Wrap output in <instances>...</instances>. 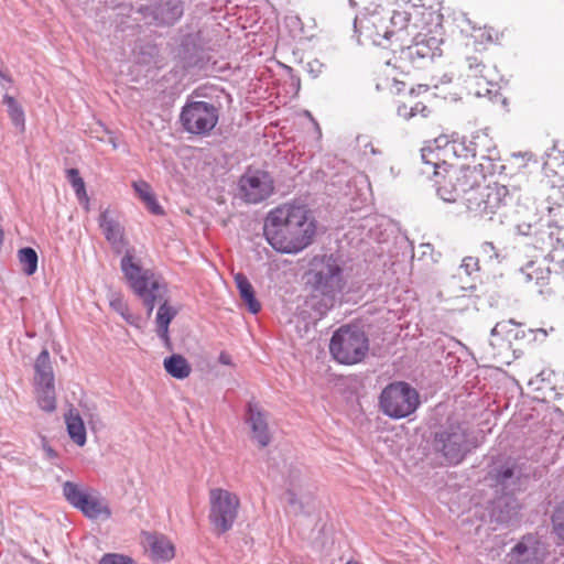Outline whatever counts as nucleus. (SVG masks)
I'll use <instances>...</instances> for the list:
<instances>
[{"label": "nucleus", "mask_w": 564, "mask_h": 564, "mask_svg": "<svg viewBox=\"0 0 564 564\" xmlns=\"http://www.w3.org/2000/svg\"><path fill=\"white\" fill-rule=\"evenodd\" d=\"M520 505L514 495L502 492L487 505L489 522L497 525H509L517 519Z\"/></svg>", "instance_id": "nucleus-16"}, {"label": "nucleus", "mask_w": 564, "mask_h": 564, "mask_svg": "<svg viewBox=\"0 0 564 564\" xmlns=\"http://www.w3.org/2000/svg\"><path fill=\"white\" fill-rule=\"evenodd\" d=\"M165 371L177 380L186 379L192 371V367L187 359L180 354H172L163 361Z\"/></svg>", "instance_id": "nucleus-24"}, {"label": "nucleus", "mask_w": 564, "mask_h": 564, "mask_svg": "<svg viewBox=\"0 0 564 564\" xmlns=\"http://www.w3.org/2000/svg\"><path fill=\"white\" fill-rule=\"evenodd\" d=\"M517 230L522 236H531V235H538V234L541 236V231H542L538 228V224L532 225L530 223L518 224Z\"/></svg>", "instance_id": "nucleus-45"}, {"label": "nucleus", "mask_w": 564, "mask_h": 564, "mask_svg": "<svg viewBox=\"0 0 564 564\" xmlns=\"http://www.w3.org/2000/svg\"><path fill=\"white\" fill-rule=\"evenodd\" d=\"M435 147L425 145L421 149V160L424 164V169L422 170L423 174L433 175V187L436 188L438 185V181L441 177L446 178V175L443 172L447 173L448 164L446 163L445 158L447 154H444V139L438 138L434 140ZM446 180H444L445 182Z\"/></svg>", "instance_id": "nucleus-17"}, {"label": "nucleus", "mask_w": 564, "mask_h": 564, "mask_svg": "<svg viewBox=\"0 0 564 564\" xmlns=\"http://www.w3.org/2000/svg\"><path fill=\"white\" fill-rule=\"evenodd\" d=\"M549 545L538 532L523 534L506 554V564H544Z\"/></svg>", "instance_id": "nucleus-13"}, {"label": "nucleus", "mask_w": 564, "mask_h": 564, "mask_svg": "<svg viewBox=\"0 0 564 564\" xmlns=\"http://www.w3.org/2000/svg\"><path fill=\"white\" fill-rule=\"evenodd\" d=\"M536 332H538V333H541L543 336H546V335H547L546 330H545V329H543V328H539Z\"/></svg>", "instance_id": "nucleus-63"}, {"label": "nucleus", "mask_w": 564, "mask_h": 564, "mask_svg": "<svg viewBox=\"0 0 564 564\" xmlns=\"http://www.w3.org/2000/svg\"><path fill=\"white\" fill-rule=\"evenodd\" d=\"M176 315H177V310L175 307L171 306L169 304L167 300H164L163 303H161L158 308L155 323L170 325Z\"/></svg>", "instance_id": "nucleus-35"}, {"label": "nucleus", "mask_w": 564, "mask_h": 564, "mask_svg": "<svg viewBox=\"0 0 564 564\" xmlns=\"http://www.w3.org/2000/svg\"><path fill=\"white\" fill-rule=\"evenodd\" d=\"M427 90H429V86L427 85L420 84L416 87H412L410 89L409 94H410L411 97H413V96H419L422 93H426Z\"/></svg>", "instance_id": "nucleus-53"}, {"label": "nucleus", "mask_w": 564, "mask_h": 564, "mask_svg": "<svg viewBox=\"0 0 564 564\" xmlns=\"http://www.w3.org/2000/svg\"><path fill=\"white\" fill-rule=\"evenodd\" d=\"M552 532L558 545H564V500L555 506L551 516Z\"/></svg>", "instance_id": "nucleus-32"}, {"label": "nucleus", "mask_w": 564, "mask_h": 564, "mask_svg": "<svg viewBox=\"0 0 564 564\" xmlns=\"http://www.w3.org/2000/svg\"><path fill=\"white\" fill-rule=\"evenodd\" d=\"M218 120L219 108L207 101L187 99L180 113L183 130L195 135L208 134Z\"/></svg>", "instance_id": "nucleus-10"}, {"label": "nucleus", "mask_w": 564, "mask_h": 564, "mask_svg": "<svg viewBox=\"0 0 564 564\" xmlns=\"http://www.w3.org/2000/svg\"><path fill=\"white\" fill-rule=\"evenodd\" d=\"M65 423L69 438L78 446H84L87 442V433L83 419L78 413L72 411L65 415Z\"/></svg>", "instance_id": "nucleus-25"}, {"label": "nucleus", "mask_w": 564, "mask_h": 564, "mask_svg": "<svg viewBox=\"0 0 564 564\" xmlns=\"http://www.w3.org/2000/svg\"><path fill=\"white\" fill-rule=\"evenodd\" d=\"M235 283L241 300L248 307V311L251 314H258L261 310V304L256 296L254 289L249 279L243 273H237L235 275Z\"/></svg>", "instance_id": "nucleus-22"}, {"label": "nucleus", "mask_w": 564, "mask_h": 564, "mask_svg": "<svg viewBox=\"0 0 564 564\" xmlns=\"http://www.w3.org/2000/svg\"><path fill=\"white\" fill-rule=\"evenodd\" d=\"M209 505L208 519L216 533L221 535L231 530L240 506L238 496L223 488H214L209 491Z\"/></svg>", "instance_id": "nucleus-11"}, {"label": "nucleus", "mask_w": 564, "mask_h": 564, "mask_svg": "<svg viewBox=\"0 0 564 564\" xmlns=\"http://www.w3.org/2000/svg\"><path fill=\"white\" fill-rule=\"evenodd\" d=\"M410 108H411V105H406L404 102L399 104L398 107H397V115L400 118L409 121V120H411L413 118V112H411Z\"/></svg>", "instance_id": "nucleus-48"}, {"label": "nucleus", "mask_w": 564, "mask_h": 564, "mask_svg": "<svg viewBox=\"0 0 564 564\" xmlns=\"http://www.w3.org/2000/svg\"><path fill=\"white\" fill-rule=\"evenodd\" d=\"M554 376V372L552 370H542L540 373H538L534 378H532L529 381V386L532 387L533 390L540 391L545 388H550L552 383V377Z\"/></svg>", "instance_id": "nucleus-36"}, {"label": "nucleus", "mask_w": 564, "mask_h": 564, "mask_svg": "<svg viewBox=\"0 0 564 564\" xmlns=\"http://www.w3.org/2000/svg\"><path fill=\"white\" fill-rule=\"evenodd\" d=\"M34 384L55 382L53 366L47 349H43L34 362Z\"/></svg>", "instance_id": "nucleus-23"}, {"label": "nucleus", "mask_w": 564, "mask_h": 564, "mask_svg": "<svg viewBox=\"0 0 564 564\" xmlns=\"http://www.w3.org/2000/svg\"><path fill=\"white\" fill-rule=\"evenodd\" d=\"M43 451L45 452L47 458L50 459H55L58 457L57 452L52 446H50L45 441L43 443Z\"/></svg>", "instance_id": "nucleus-52"}, {"label": "nucleus", "mask_w": 564, "mask_h": 564, "mask_svg": "<svg viewBox=\"0 0 564 564\" xmlns=\"http://www.w3.org/2000/svg\"><path fill=\"white\" fill-rule=\"evenodd\" d=\"M169 327L170 325L156 324V335L167 349H172Z\"/></svg>", "instance_id": "nucleus-44"}, {"label": "nucleus", "mask_w": 564, "mask_h": 564, "mask_svg": "<svg viewBox=\"0 0 564 564\" xmlns=\"http://www.w3.org/2000/svg\"><path fill=\"white\" fill-rule=\"evenodd\" d=\"M411 20V14L404 10H394L390 18V26L383 32L382 37L390 40L398 35L401 39L402 32L406 30Z\"/></svg>", "instance_id": "nucleus-27"}, {"label": "nucleus", "mask_w": 564, "mask_h": 564, "mask_svg": "<svg viewBox=\"0 0 564 564\" xmlns=\"http://www.w3.org/2000/svg\"><path fill=\"white\" fill-rule=\"evenodd\" d=\"M441 40L434 36H417L415 42L401 52V58L408 59L414 67H424L427 62H432L436 56H441Z\"/></svg>", "instance_id": "nucleus-15"}, {"label": "nucleus", "mask_w": 564, "mask_h": 564, "mask_svg": "<svg viewBox=\"0 0 564 564\" xmlns=\"http://www.w3.org/2000/svg\"><path fill=\"white\" fill-rule=\"evenodd\" d=\"M306 285L315 296H322L327 308L334 306L338 294L346 285L341 262L334 254L314 258L312 268L305 274Z\"/></svg>", "instance_id": "nucleus-4"}, {"label": "nucleus", "mask_w": 564, "mask_h": 564, "mask_svg": "<svg viewBox=\"0 0 564 564\" xmlns=\"http://www.w3.org/2000/svg\"><path fill=\"white\" fill-rule=\"evenodd\" d=\"M411 112H413V118L417 115H421L423 118L429 117L431 110L421 101H417L411 105Z\"/></svg>", "instance_id": "nucleus-47"}, {"label": "nucleus", "mask_w": 564, "mask_h": 564, "mask_svg": "<svg viewBox=\"0 0 564 564\" xmlns=\"http://www.w3.org/2000/svg\"><path fill=\"white\" fill-rule=\"evenodd\" d=\"M39 406L45 412L56 409L55 382L34 384Z\"/></svg>", "instance_id": "nucleus-26"}, {"label": "nucleus", "mask_w": 564, "mask_h": 564, "mask_svg": "<svg viewBox=\"0 0 564 564\" xmlns=\"http://www.w3.org/2000/svg\"><path fill=\"white\" fill-rule=\"evenodd\" d=\"M523 335H524V332L519 330V329H516L514 333L512 334L514 339H518V338H520V336H523Z\"/></svg>", "instance_id": "nucleus-60"}, {"label": "nucleus", "mask_w": 564, "mask_h": 564, "mask_svg": "<svg viewBox=\"0 0 564 564\" xmlns=\"http://www.w3.org/2000/svg\"><path fill=\"white\" fill-rule=\"evenodd\" d=\"M510 325L518 326L519 324L514 319L502 321L495 325V327L490 332L491 337L506 336L508 343H510V336L513 333L512 329H509Z\"/></svg>", "instance_id": "nucleus-38"}, {"label": "nucleus", "mask_w": 564, "mask_h": 564, "mask_svg": "<svg viewBox=\"0 0 564 564\" xmlns=\"http://www.w3.org/2000/svg\"><path fill=\"white\" fill-rule=\"evenodd\" d=\"M98 224L102 229L106 240L117 249L119 245L123 242V228L117 220L109 216L108 209L100 213Z\"/></svg>", "instance_id": "nucleus-21"}, {"label": "nucleus", "mask_w": 564, "mask_h": 564, "mask_svg": "<svg viewBox=\"0 0 564 564\" xmlns=\"http://www.w3.org/2000/svg\"><path fill=\"white\" fill-rule=\"evenodd\" d=\"M3 105H6L10 119L14 127L24 130L25 116L21 105L17 99L8 94L3 96Z\"/></svg>", "instance_id": "nucleus-31"}, {"label": "nucleus", "mask_w": 564, "mask_h": 564, "mask_svg": "<svg viewBox=\"0 0 564 564\" xmlns=\"http://www.w3.org/2000/svg\"><path fill=\"white\" fill-rule=\"evenodd\" d=\"M521 272H522L523 275H525V280L527 281L533 280V275L531 273H529V272H525L524 269H521Z\"/></svg>", "instance_id": "nucleus-61"}, {"label": "nucleus", "mask_w": 564, "mask_h": 564, "mask_svg": "<svg viewBox=\"0 0 564 564\" xmlns=\"http://www.w3.org/2000/svg\"><path fill=\"white\" fill-rule=\"evenodd\" d=\"M368 0H348L349 7L354 10H358L360 8L366 9L365 4Z\"/></svg>", "instance_id": "nucleus-55"}, {"label": "nucleus", "mask_w": 564, "mask_h": 564, "mask_svg": "<svg viewBox=\"0 0 564 564\" xmlns=\"http://www.w3.org/2000/svg\"><path fill=\"white\" fill-rule=\"evenodd\" d=\"M128 324H130L131 326H134V327H140L139 325V322H140V317L132 314L129 310L127 311V313H124L122 316H121Z\"/></svg>", "instance_id": "nucleus-49"}, {"label": "nucleus", "mask_w": 564, "mask_h": 564, "mask_svg": "<svg viewBox=\"0 0 564 564\" xmlns=\"http://www.w3.org/2000/svg\"><path fill=\"white\" fill-rule=\"evenodd\" d=\"M155 53H156V50L154 46L142 47L138 55L137 62L139 64H150L152 62Z\"/></svg>", "instance_id": "nucleus-43"}, {"label": "nucleus", "mask_w": 564, "mask_h": 564, "mask_svg": "<svg viewBox=\"0 0 564 564\" xmlns=\"http://www.w3.org/2000/svg\"><path fill=\"white\" fill-rule=\"evenodd\" d=\"M544 467L527 457L498 456L488 471L491 485L506 494L525 491L531 481L542 478Z\"/></svg>", "instance_id": "nucleus-3"}, {"label": "nucleus", "mask_w": 564, "mask_h": 564, "mask_svg": "<svg viewBox=\"0 0 564 564\" xmlns=\"http://www.w3.org/2000/svg\"><path fill=\"white\" fill-rule=\"evenodd\" d=\"M177 57L185 68H205L210 61L200 32L182 35Z\"/></svg>", "instance_id": "nucleus-14"}, {"label": "nucleus", "mask_w": 564, "mask_h": 564, "mask_svg": "<svg viewBox=\"0 0 564 564\" xmlns=\"http://www.w3.org/2000/svg\"><path fill=\"white\" fill-rule=\"evenodd\" d=\"M547 257L554 263V265H557L558 268H562L564 265V257L558 254V252L550 251Z\"/></svg>", "instance_id": "nucleus-50"}, {"label": "nucleus", "mask_w": 564, "mask_h": 564, "mask_svg": "<svg viewBox=\"0 0 564 564\" xmlns=\"http://www.w3.org/2000/svg\"><path fill=\"white\" fill-rule=\"evenodd\" d=\"M358 17H359V14H358V13H356V14H355V18H354V31H355V33H358V32H359V31H358V28H357Z\"/></svg>", "instance_id": "nucleus-62"}, {"label": "nucleus", "mask_w": 564, "mask_h": 564, "mask_svg": "<svg viewBox=\"0 0 564 564\" xmlns=\"http://www.w3.org/2000/svg\"><path fill=\"white\" fill-rule=\"evenodd\" d=\"M540 240L547 247H551L553 252H560L564 248L563 240L556 237L553 231H541Z\"/></svg>", "instance_id": "nucleus-37"}, {"label": "nucleus", "mask_w": 564, "mask_h": 564, "mask_svg": "<svg viewBox=\"0 0 564 564\" xmlns=\"http://www.w3.org/2000/svg\"><path fill=\"white\" fill-rule=\"evenodd\" d=\"M66 178L72 185L79 202L85 200L88 204V196L86 193V186L80 173L77 169L70 167L65 171Z\"/></svg>", "instance_id": "nucleus-33"}, {"label": "nucleus", "mask_w": 564, "mask_h": 564, "mask_svg": "<svg viewBox=\"0 0 564 564\" xmlns=\"http://www.w3.org/2000/svg\"><path fill=\"white\" fill-rule=\"evenodd\" d=\"M99 564H135V562L123 554L107 553L100 558Z\"/></svg>", "instance_id": "nucleus-40"}, {"label": "nucleus", "mask_w": 564, "mask_h": 564, "mask_svg": "<svg viewBox=\"0 0 564 564\" xmlns=\"http://www.w3.org/2000/svg\"><path fill=\"white\" fill-rule=\"evenodd\" d=\"M303 487V479L301 470L291 468L288 477V488H286V496H288V502L291 506L299 505V508L302 509L303 506L297 499V491L301 490Z\"/></svg>", "instance_id": "nucleus-28"}, {"label": "nucleus", "mask_w": 564, "mask_h": 564, "mask_svg": "<svg viewBox=\"0 0 564 564\" xmlns=\"http://www.w3.org/2000/svg\"><path fill=\"white\" fill-rule=\"evenodd\" d=\"M184 13L181 0H159L152 8L154 21L160 25H173Z\"/></svg>", "instance_id": "nucleus-18"}, {"label": "nucleus", "mask_w": 564, "mask_h": 564, "mask_svg": "<svg viewBox=\"0 0 564 564\" xmlns=\"http://www.w3.org/2000/svg\"><path fill=\"white\" fill-rule=\"evenodd\" d=\"M487 41H492V37H491V34L488 33L487 36H486Z\"/></svg>", "instance_id": "nucleus-64"}, {"label": "nucleus", "mask_w": 564, "mask_h": 564, "mask_svg": "<svg viewBox=\"0 0 564 564\" xmlns=\"http://www.w3.org/2000/svg\"><path fill=\"white\" fill-rule=\"evenodd\" d=\"M467 62H468L469 68L475 69L476 74L481 72V68L484 67V65H481V63H479L476 57H468Z\"/></svg>", "instance_id": "nucleus-54"}, {"label": "nucleus", "mask_w": 564, "mask_h": 564, "mask_svg": "<svg viewBox=\"0 0 564 564\" xmlns=\"http://www.w3.org/2000/svg\"><path fill=\"white\" fill-rule=\"evenodd\" d=\"M482 138L484 137L477 134L474 135L470 140L465 137L462 139H454L452 141L444 139L443 152L447 155L452 153L456 158H476L479 145L478 141Z\"/></svg>", "instance_id": "nucleus-20"}, {"label": "nucleus", "mask_w": 564, "mask_h": 564, "mask_svg": "<svg viewBox=\"0 0 564 564\" xmlns=\"http://www.w3.org/2000/svg\"><path fill=\"white\" fill-rule=\"evenodd\" d=\"M147 198L148 199L144 200L143 203L147 205V208L149 209L150 213H152L153 215H158V216L164 214V209L159 204L154 194L152 196H148Z\"/></svg>", "instance_id": "nucleus-46"}, {"label": "nucleus", "mask_w": 564, "mask_h": 564, "mask_svg": "<svg viewBox=\"0 0 564 564\" xmlns=\"http://www.w3.org/2000/svg\"><path fill=\"white\" fill-rule=\"evenodd\" d=\"M553 203L557 206L564 204V193L558 188L554 191V195L550 196Z\"/></svg>", "instance_id": "nucleus-51"}, {"label": "nucleus", "mask_w": 564, "mask_h": 564, "mask_svg": "<svg viewBox=\"0 0 564 564\" xmlns=\"http://www.w3.org/2000/svg\"><path fill=\"white\" fill-rule=\"evenodd\" d=\"M132 187L134 192L138 194V196L144 202L147 200L148 196H152L153 193L151 191L150 185L145 181H137L133 182Z\"/></svg>", "instance_id": "nucleus-42"}, {"label": "nucleus", "mask_w": 564, "mask_h": 564, "mask_svg": "<svg viewBox=\"0 0 564 564\" xmlns=\"http://www.w3.org/2000/svg\"><path fill=\"white\" fill-rule=\"evenodd\" d=\"M488 155H481L487 164L479 163L474 167L462 166L458 171H453L449 176L451 189L443 181H438L435 192L445 203H455L458 198L463 199L467 212L473 217L492 220L495 215L501 217L505 209L514 200L513 195L505 185L495 183L494 185L482 186L481 183L487 175L501 173L503 165L494 163L496 151L489 150Z\"/></svg>", "instance_id": "nucleus-1"}, {"label": "nucleus", "mask_w": 564, "mask_h": 564, "mask_svg": "<svg viewBox=\"0 0 564 564\" xmlns=\"http://www.w3.org/2000/svg\"><path fill=\"white\" fill-rule=\"evenodd\" d=\"M218 361H219L221 365L230 366V365H231V357H230V355H229V354H227L226 351H221V352L219 354Z\"/></svg>", "instance_id": "nucleus-56"}, {"label": "nucleus", "mask_w": 564, "mask_h": 564, "mask_svg": "<svg viewBox=\"0 0 564 564\" xmlns=\"http://www.w3.org/2000/svg\"><path fill=\"white\" fill-rule=\"evenodd\" d=\"M65 500L90 520L110 519L111 510L101 495L89 487L66 480L63 486Z\"/></svg>", "instance_id": "nucleus-9"}, {"label": "nucleus", "mask_w": 564, "mask_h": 564, "mask_svg": "<svg viewBox=\"0 0 564 564\" xmlns=\"http://www.w3.org/2000/svg\"><path fill=\"white\" fill-rule=\"evenodd\" d=\"M479 272V259L476 257H465L458 268V276L463 273L469 276L473 281L476 280Z\"/></svg>", "instance_id": "nucleus-34"}, {"label": "nucleus", "mask_w": 564, "mask_h": 564, "mask_svg": "<svg viewBox=\"0 0 564 564\" xmlns=\"http://www.w3.org/2000/svg\"><path fill=\"white\" fill-rule=\"evenodd\" d=\"M432 446L447 464L457 465L470 451L467 429L462 423L447 421L434 433Z\"/></svg>", "instance_id": "nucleus-8"}, {"label": "nucleus", "mask_w": 564, "mask_h": 564, "mask_svg": "<svg viewBox=\"0 0 564 564\" xmlns=\"http://www.w3.org/2000/svg\"><path fill=\"white\" fill-rule=\"evenodd\" d=\"M110 307L117 312L120 316H122L129 310L128 304L123 300L122 295L117 292H112L109 296Z\"/></svg>", "instance_id": "nucleus-41"}, {"label": "nucleus", "mask_w": 564, "mask_h": 564, "mask_svg": "<svg viewBox=\"0 0 564 564\" xmlns=\"http://www.w3.org/2000/svg\"><path fill=\"white\" fill-rule=\"evenodd\" d=\"M479 253L487 261L496 260L499 263L502 260V257L500 256L499 251L490 241H485L479 246Z\"/></svg>", "instance_id": "nucleus-39"}, {"label": "nucleus", "mask_w": 564, "mask_h": 564, "mask_svg": "<svg viewBox=\"0 0 564 564\" xmlns=\"http://www.w3.org/2000/svg\"><path fill=\"white\" fill-rule=\"evenodd\" d=\"M420 394L405 381L386 386L379 395V408L390 419L400 420L413 414L420 405Z\"/></svg>", "instance_id": "nucleus-7"}, {"label": "nucleus", "mask_w": 564, "mask_h": 564, "mask_svg": "<svg viewBox=\"0 0 564 564\" xmlns=\"http://www.w3.org/2000/svg\"><path fill=\"white\" fill-rule=\"evenodd\" d=\"M443 173L446 175V178H445L446 181H445V182H443V184H446V185H447V189H451L449 176H451V175H453V171H449V170L447 169V173H446V172H443ZM440 180H441V181H444V178H443V177H441Z\"/></svg>", "instance_id": "nucleus-57"}, {"label": "nucleus", "mask_w": 564, "mask_h": 564, "mask_svg": "<svg viewBox=\"0 0 564 564\" xmlns=\"http://www.w3.org/2000/svg\"><path fill=\"white\" fill-rule=\"evenodd\" d=\"M316 234V220L305 206L282 205L264 219L263 235L282 253H297L308 247Z\"/></svg>", "instance_id": "nucleus-2"}, {"label": "nucleus", "mask_w": 564, "mask_h": 564, "mask_svg": "<svg viewBox=\"0 0 564 564\" xmlns=\"http://www.w3.org/2000/svg\"><path fill=\"white\" fill-rule=\"evenodd\" d=\"M368 351L369 338L358 325H343L332 335L329 352L341 365L361 362Z\"/></svg>", "instance_id": "nucleus-6"}, {"label": "nucleus", "mask_w": 564, "mask_h": 564, "mask_svg": "<svg viewBox=\"0 0 564 564\" xmlns=\"http://www.w3.org/2000/svg\"><path fill=\"white\" fill-rule=\"evenodd\" d=\"M499 341H503V338H500V339H497V340L490 339L489 340V345L492 347V349H495L496 346H501V343H499Z\"/></svg>", "instance_id": "nucleus-58"}, {"label": "nucleus", "mask_w": 564, "mask_h": 564, "mask_svg": "<svg viewBox=\"0 0 564 564\" xmlns=\"http://www.w3.org/2000/svg\"><path fill=\"white\" fill-rule=\"evenodd\" d=\"M240 198L247 204H260L274 193V180L264 170L248 166L238 181Z\"/></svg>", "instance_id": "nucleus-12"}, {"label": "nucleus", "mask_w": 564, "mask_h": 564, "mask_svg": "<svg viewBox=\"0 0 564 564\" xmlns=\"http://www.w3.org/2000/svg\"><path fill=\"white\" fill-rule=\"evenodd\" d=\"M120 269L133 293L142 301L147 308V315L151 316L158 299L166 292L164 285L158 280H152V272L143 269L140 260L135 257L133 248L127 249L120 261Z\"/></svg>", "instance_id": "nucleus-5"}, {"label": "nucleus", "mask_w": 564, "mask_h": 564, "mask_svg": "<svg viewBox=\"0 0 564 564\" xmlns=\"http://www.w3.org/2000/svg\"><path fill=\"white\" fill-rule=\"evenodd\" d=\"M247 422L249 423L253 438L260 447H265L270 443L268 423L264 413L256 405L249 404L247 410Z\"/></svg>", "instance_id": "nucleus-19"}, {"label": "nucleus", "mask_w": 564, "mask_h": 564, "mask_svg": "<svg viewBox=\"0 0 564 564\" xmlns=\"http://www.w3.org/2000/svg\"><path fill=\"white\" fill-rule=\"evenodd\" d=\"M150 550L155 560L170 561L174 557V546L165 538H154L150 543Z\"/></svg>", "instance_id": "nucleus-30"}, {"label": "nucleus", "mask_w": 564, "mask_h": 564, "mask_svg": "<svg viewBox=\"0 0 564 564\" xmlns=\"http://www.w3.org/2000/svg\"><path fill=\"white\" fill-rule=\"evenodd\" d=\"M18 259L24 274L30 276L37 271L39 256L34 248L23 247L19 249Z\"/></svg>", "instance_id": "nucleus-29"}, {"label": "nucleus", "mask_w": 564, "mask_h": 564, "mask_svg": "<svg viewBox=\"0 0 564 564\" xmlns=\"http://www.w3.org/2000/svg\"><path fill=\"white\" fill-rule=\"evenodd\" d=\"M462 288H463L464 290H466V291H471V292H473V291H475V290H476V284H475V283H470V284H468V285H464V286H462Z\"/></svg>", "instance_id": "nucleus-59"}]
</instances>
